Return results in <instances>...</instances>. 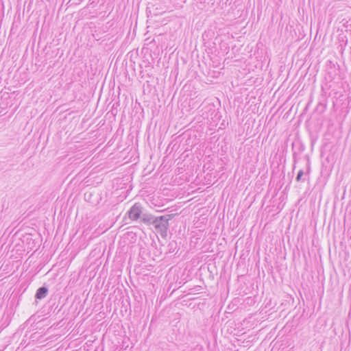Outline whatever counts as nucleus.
<instances>
[{"label":"nucleus","instance_id":"nucleus-1","mask_svg":"<svg viewBox=\"0 0 351 351\" xmlns=\"http://www.w3.org/2000/svg\"><path fill=\"white\" fill-rule=\"evenodd\" d=\"M177 214H168L157 217L154 224L156 231L165 238L167 235V230L169 224V221L171 220Z\"/></svg>","mask_w":351,"mask_h":351},{"label":"nucleus","instance_id":"nucleus-4","mask_svg":"<svg viewBox=\"0 0 351 351\" xmlns=\"http://www.w3.org/2000/svg\"><path fill=\"white\" fill-rule=\"evenodd\" d=\"M156 219V217H155L154 216H153L151 214H147V213H143V215L141 217V221L143 222L144 223L152 224V225L154 224Z\"/></svg>","mask_w":351,"mask_h":351},{"label":"nucleus","instance_id":"nucleus-5","mask_svg":"<svg viewBox=\"0 0 351 351\" xmlns=\"http://www.w3.org/2000/svg\"><path fill=\"white\" fill-rule=\"evenodd\" d=\"M178 250V243L176 241H170L167 245V253L171 254L176 252Z\"/></svg>","mask_w":351,"mask_h":351},{"label":"nucleus","instance_id":"nucleus-2","mask_svg":"<svg viewBox=\"0 0 351 351\" xmlns=\"http://www.w3.org/2000/svg\"><path fill=\"white\" fill-rule=\"evenodd\" d=\"M128 217L132 221L141 219L143 215V206L141 203H135L128 211Z\"/></svg>","mask_w":351,"mask_h":351},{"label":"nucleus","instance_id":"nucleus-3","mask_svg":"<svg viewBox=\"0 0 351 351\" xmlns=\"http://www.w3.org/2000/svg\"><path fill=\"white\" fill-rule=\"evenodd\" d=\"M48 294V288L45 286H43L38 288L35 294L36 299L42 300L45 298Z\"/></svg>","mask_w":351,"mask_h":351},{"label":"nucleus","instance_id":"nucleus-6","mask_svg":"<svg viewBox=\"0 0 351 351\" xmlns=\"http://www.w3.org/2000/svg\"><path fill=\"white\" fill-rule=\"evenodd\" d=\"M303 176H304V171H303V170H300V171H298V175H297V176H296V178H295L296 181H297V182H300V181H302V177ZM304 179H303V181H304Z\"/></svg>","mask_w":351,"mask_h":351},{"label":"nucleus","instance_id":"nucleus-7","mask_svg":"<svg viewBox=\"0 0 351 351\" xmlns=\"http://www.w3.org/2000/svg\"><path fill=\"white\" fill-rule=\"evenodd\" d=\"M319 107L322 108V110H324L326 109V106L325 104H323L322 103L319 102V104L317 105V108H318Z\"/></svg>","mask_w":351,"mask_h":351},{"label":"nucleus","instance_id":"nucleus-8","mask_svg":"<svg viewBox=\"0 0 351 351\" xmlns=\"http://www.w3.org/2000/svg\"><path fill=\"white\" fill-rule=\"evenodd\" d=\"M87 195L90 197L91 196V194L90 193H89V194L85 193L84 196H85L86 199L87 198Z\"/></svg>","mask_w":351,"mask_h":351}]
</instances>
